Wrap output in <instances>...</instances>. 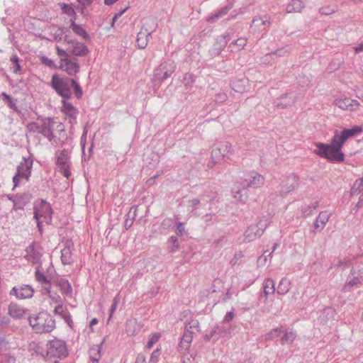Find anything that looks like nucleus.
Listing matches in <instances>:
<instances>
[{"mask_svg":"<svg viewBox=\"0 0 363 363\" xmlns=\"http://www.w3.org/2000/svg\"><path fill=\"white\" fill-rule=\"evenodd\" d=\"M350 264V262L348 259H343L339 260L336 264H334L335 267H340L342 269L348 267Z\"/></svg>","mask_w":363,"mask_h":363,"instance_id":"nucleus-63","label":"nucleus"},{"mask_svg":"<svg viewBox=\"0 0 363 363\" xmlns=\"http://www.w3.org/2000/svg\"><path fill=\"white\" fill-rule=\"evenodd\" d=\"M33 210V218L35 220L44 218L47 223H50L51 222L52 210L50 204L45 200L43 199L37 200L34 203Z\"/></svg>","mask_w":363,"mask_h":363,"instance_id":"nucleus-7","label":"nucleus"},{"mask_svg":"<svg viewBox=\"0 0 363 363\" xmlns=\"http://www.w3.org/2000/svg\"><path fill=\"white\" fill-rule=\"evenodd\" d=\"M295 99L289 97V94H284L274 101V106L278 108H286L295 103Z\"/></svg>","mask_w":363,"mask_h":363,"instance_id":"nucleus-24","label":"nucleus"},{"mask_svg":"<svg viewBox=\"0 0 363 363\" xmlns=\"http://www.w3.org/2000/svg\"><path fill=\"white\" fill-rule=\"evenodd\" d=\"M59 69L66 72L69 76H75L79 72V65L69 59H62L60 62Z\"/></svg>","mask_w":363,"mask_h":363,"instance_id":"nucleus-16","label":"nucleus"},{"mask_svg":"<svg viewBox=\"0 0 363 363\" xmlns=\"http://www.w3.org/2000/svg\"><path fill=\"white\" fill-rule=\"evenodd\" d=\"M25 251L26 255L24 258L27 261L33 264L39 263L43 254L41 252V248L38 244L34 242H32L26 248Z\"/></svg>","mask_w":363,"mask_h":363,"instance_id":"nucleus-13","label":"nucleus"},{"mask_svg":"<svg viewBox=\"0 0 363 363\" xmlns=\"http://www.w3.org/2000/svg\"><path fill=\"white\" fill-rule=\"evenodd\" d=\"M46 350V358L63 359L67 357L68 351L65 341L60 339H53L48 342Z\"/></svg>","mask_w":363,"mask_h":363,"instance_id":"nucleus-6","label":"nucleus"},{"mask_svg":"<svg viewBox=\"0 0 363 363\" xmlns=\"http://www.w3.org/2000/svg\"><path fill=\"white\" fill-rule=\"evenodd\" d=\"M71 79L69 77H60L57 74L52 76L50 85L62 100H69L72 97Z\"/></svg>","mask_w":363,"mask_h":363,"instance_id":"nucleus-5","label":"nucleus"},{"mask_svg":"<svg viewBox=\"0 0 363 363\" xmlns=\"http://www.w3.org/2000/svg\"><path fill=\"white\" fill-rule=\"evenodd\" d=\"M166 244L169 252L172 254L175 253L179 249L180 242L177 235H172Z\"/></svg>","mask_w":363,"mask_h":363,"instance_id":"nucleus-31","label":"nucleus"},{"mask_svg":"<svg viewBox=\"0 0 363 363\" xmlns=\"http://www.w3.org/2000/svg\"><path fill=\"white\" fill-rule=\"evenodd\" d=\"M126 333L129 335H134L137 330V322L135 320H129L126 322Z\"/></svg>","mask_w":363,"mask_h":363,"instance_id":"nucleus-49","label":"nucleus"},{"mask_svg":"<svg viewBox=\"0 0 363 363\" xmlns=\"http://www.w3.org/2000/svg\"><path fill=\"white\" fill-rule=\"evenodd\" d=\"M217 197V193L210 188L204 190L203 193L200 195V199L201 200L202 205L205 206L208 203H211L214 201Z\"/></svg>","mask_w":363,"mask_h":363,"instance_id":"nucleus-29","label":"nucleus"},{"mask_svg":"<svg viewBox=\"0 0 363 363\" xmlns=\"http://www.w3.org/2000/svg\"><path fill=\"white\" fill-rule=\"evenodd\" d=\"M296 337V334L294 331H286L280 340V343L282 345L292 344Z\"/></svg>","mask_w":363,"mask_h":363,"instance_id":"nucleus-40","label":"nucleus"},{"mask_svg":"<svg viewBox=\"0 0 363 363\" xmlns=\"http://www.w3.org/2000/svg\"><path fill=\"white\" fill-rule=\"evenodd\" d=\"M34 289L30 285L23 284L14 286L10 291V295H14L18 298H29L33 296Z\"/></svg>","mask_w":363,"mask_h":363,"instance_id":"nucleus-15","label":"nucleus"},{"mask_svg":"<svg viewBox=\"0 0 363 363\" xmlns=\"http://www.w3.org/2000/svg\"><path fill=\"white\" fill-rule=\"evenodd\" d=\"M245 80L244 79L235 80L231 82V87L235 91L242 93L245 89Z\"/></svg>","mask_w":363,"mask_h":363,"instance_id":"nucleus-43","label":"nucleus"},{"mask_svg":"<svg viewBox=\"0 0 363 363\" xmlns=\"http://www.w3.org/2000/svg\"><path fill=\"white\" fill-rule=\"evenodd\" d=\"M30 325L36 333H50L55 328V320L50 314L43 311L28 319Z\"/></svg>","mask_w":363,"mask_h":363,"instance_id":"nucleus-3","label":"nucleus"},{"mask_svg":"<svg viewBox=\"0 0 363 363\" xmlns=\"http://www.w3.org/2000/svg\"><path fill=\"white\" fill-rule=\"evenodd\" d=\"M269 222L268 218L261 219L257 224L251 225L245 232V240L251 242L260 237Z\"/></svg>","mask_w":363,"mask_h":363,"instance_id":"nucleus-10","label":"nucleus"},{"mask_svg":"<svg viewBox=\"0 0 363 363\" xmlns=\"http://www.w3.org/2000/svg\"><path fill=\"white\" fill-rule=\"evenodd\" d=\"M337 11L336 6H323L319 9V13L323 15H330L331 13H335Z\"/></svg>","mask_w":363,"mask_h":363,"instance_id":"nucleus-55","label":"nucleus"},{"mask_svg":"<svg viewBox=\"0 0 363 363\" xmlns=\"http://www.w3.org/2000/svg\"><path fill=\"white\" fill-rule=\"evenodd\" d=\"M270 25L271 20L269 16H255L250 25V31L253 33H259L267 30Z\"/></svg>","mask_w":363,"mask_h":363,"instance_id":"nucleus-11","label":"nucleus"},{"mask_svg":"<svg viewBox=\"0 0 363 363\" xmlns=\"http://www.w3.org/2000/svg\"><path fill=\"white\" fill-rule=\"evenodd\" d=\"M73 88L74 94L77 99H80L82 96L83 91L79 84L74 79L72 78L70 82V87Z\"/></svg>","mask_w":363,"mask_h":363,"instance_id":"nucleus-48","label":"nucleus"},{"mask_svg":"<svg viewBox=\"0 0 363 363\" xmlns=\"http://www.w3.org/2000/svg\"><path fill=\"white\" fill-rule=\"evenodd\" d=\"M73 246L71 240H67L65 247L61 250V262L64 265H70L74 262L71 247Z\"/></svg>","mask_w":363,"mask_h":363,"instance_id":"nucleus-22","label":"nucleus"},{"mask_svg":"<svg viewBox=\"0 0 363 363\" xmlns=\"http://www.w3.org/2000/svg\"><path fill=\"white\" fill-rule=\"evenodd\" d=\"M40 62L43 65H46L52 69H59V66H57L53 60L49 59L45 56H42L40 57Z\"/></svg>","mask_w":363,"mask_h":363,"instance_id":"nucleus-54","label":"nucleus"},{"mask_svg":"<svg viewBox=\"0 0 363 363\" xmlns=\"http://www.w3.org/2000/svg\"><path fill=\"white\" fill-rule=\"evenodd\" d=\"M54 284L58 286L62 294L68 296H72V288L69 281L64 278L57 279Z\"/></svg>","mask_w":363,"mask_h":363,"instance_id":"nucleus-23","label":"nucleus"},{"mask_svg":"<svg viewBox=\"0 0 363 363\" xmlns=\"http://www.w3.org/2000/svg\"><path fill=\"white\" fill-rule=\"evenodd\" d=\"M330 217V213L327 211H321L313 223L312 233H316L322 230L325 228Z\"/></svg>","mask_w":363,"mask_h":363,"instance_id":"nucleus-20","label":"nucleus"},{"mask_svg":"<svg viewBox=\"0 0 363 363\" xmlns=\"http://www.w3.org/2000/svg\"><path fill=\"white\" fill-rule=\"evenodd\" d=\"M87 47L82 43L74 41L72 42L71 52L78 57H84L89 53Z\"/></svg>","mask_w":363,"mask_h":363,"instance_id":"nucleus-28","label":"nucleus"},{"mask_svg":"<svg viewBox=\"0 0 363 363\" xmlns=\"http://www.w3.org/2000/svg\"><path fill=\"white\" fill-rule=\"evenodd\" d=\"M226 41H218L209 50V55L212 57L218 56L225 48Z\"/></svg>","mask_w":363,"mask_h":363,"instance_id":"nucleus-34","label":"nucleus"},{"mask_svg":"<svg viewBox=\"0 0 363 363\" xmlns=\"http://www.w3.org/2000/svg\"><path fill=\"white\" fill-rule=\"evenodd\" d=\"M318 201H315L303 208V213L306 217L310 216L313 213V211L318 207Z\"/></svg>","mask_w":363,"mask_h":363,"instance_id":"nucleus-51","label":"nucleus"},{"mask_svg":"<svg viewBox=\"0 0 363 363\" xmlns=\"http://www.w3.org/2000/svg\"><path fill=\"white\" fill-rule=\"evenodd\" d=\"M20 58L18 57L16 54H13L10 57V62L11 63L12 67L11 69H13V73H18L21 70V67L20 65Z\"/></svg>","mask_w":363,"mask_h":363,"instance_id":"nucleus-42","label":"nucleus"},{"mask_svg":"<svg viewBox=\"0 0 363 363\" xmlns=\"http://www.w3.org/2000/svg\"><path fill=\"white\" fill-rule=\"evenodd\" d=\"M199 328V323L197 320H191L185 325V330L196 329Z\"/></svg>","mask_w":363,"mask_h":363,"instance_id":"nucleus-61","label":"nucleus"},{"mask_svg":"<svg viewBox=\"0 0 363 363\" xmlns=\"http://www.w3.org/2000/svg\"><path fill=\"white\" fill-rule=\"evenodd\" d=\"M77 1L79 4L77 6V9H78L82 15H86L87 7L92 4L94 0H77Z\"/></svg>","mask_w":363,"mask_h":363,"instance_id":"nucleus-44","label":"nucleus"},{"mask_svg":"<svg viewBox=\"0 0 363 363\" xmlns=\"http://www.w3.org/2000/svg\"><path fill=\"white\" fill-rule=\"evenodd\" d=\"M231 9L232 6L230 5L225 6L215 13L209 16L207 18V21L210 23H215L218 21V19L226 15Z\"/></svg>","mask_w":363,"mask_h":363,"instance_id":"nucleus-30","label":"nucleus"},{"mask_svg":"<svg viewBox=\"0 0 363 363\" xmlns=\"http://www.w3.org/2000/svg\"><path fill=\"white\" fill-rule=\"evenodd\" d=\"M247 39L245 38H240L237 39L236 40H234L228 45V49H230L231 52L235 51L234 46H238V50H240L244 48V47L247 44Z\"/></svg>","mask_w":363,"mask_h":363,"instance_id":"nucleus-41","label":"nucleus"},{"mask_svg":"<svg viewBox=\"0 0 363 363\" xmlns=\"http://www.w3.org/2000/svg\"><path fill=\"white\" fill-rule=\"evenodd\" d=\"M362 190L363 189L360 187L359 183H357V182L355 181L351 188L350 194L351 195H355L359 194Z\"/></svg>","mask_w":363,"mask_h":363,"instance_id":"nucleus-64","label":"nucleus"},{"mask_svg":"<svg viewBox=\"0 0 363 363\" xmlns=\"http://www.w3.org/2000/svg\"><path fill=\"white\" fill-rule=\"evenodd\" d=\"M70 28L74 33L82 36L84 40H88L89 38V35L86 31L82 27V26L77 24L75 21H71Z\"/></svg>","mask_w":363,"mask_h":363,"instance_id":"nucleus-37","label":"nucleus"},{"mask_svg":"<svg viewBox=\"0 0 363 363\" xmlns=\"http://www.w3.org/2000/svg\"><path fill=\"white\" fill-rule=\"evenodd\" d=\"M62 112H63L68 118L71 124L76 123V119L78 115V110L67 100H62Z\"/></svg>","mask_w":363,"mask_h":363,"instance_id":"nucleus-17","label":"nucleus"},{"mask_svg":"<svg viewBox=\"0 0 363 363\" xmlns=\"http://www.w3.org/2000/svg\"><path fill=\"white\" fill-rule=\"evenodd\" d=\"M161 352L160 349L155 350L151 355L149 360V363H157L159 360Z\"/></svg>","mask_w":363,"mask_h":363,"instance_id":"nucleus-59","label":"nucleus"},{"mask_svg":"<svg viewBox=\"0 0 363 363\" xmlns=\"http://www.w3.org/2000/svg\"><path fill=\"white\" fill-rule=\"evenodd\" d=\"M291 288V281L287 278H282L279 281L277 291L280 295L286 294Z\"/></svg>","mask_w":363,"mask_h":363,"instance_id":"nucleus-35","label":"nucleus"},{"mask_svg":"<svg viewBox=\"0 0 363 363\" xmlns=\"http://www.w3.org/2000/svg\"><path fill=\"white\" fill-rule=\"evenodd\" d=\"M283 333L281 328H277L272 329L270 332L266 334V340H272L277 337H279Z\"/></svg>","mask_w":363,"mask_h":363,"instance_id":"nucleus-53","label":"nucleus"},{"mask_svg":"<svg viewBox=\"0 0 363 363\" xmlns=\"http://www.w3.org/2000/svg\"><path fill=\"white\" fill-rule=\"evenodd\" d=\"M33 161L30 158L23 157V161L18 166L16 173L13 177V190L18 186L21 178H25L28 181L31 174V168Z\"/></svg>","mask_w":363,"mask_h":363,"instance_id":"nucleus-8","label":"nucleus"},{"mask_svg":"<svg viewBox=\"0 0 363 363\" xmlns=\"http://www.w3.org/2000/svg\"><path fill=\"white\" fill-rule=\"evenodd\" d=\"M35 279L38 282H39L40 284H44L47 282H50V281L48 279L47 276L44 274V272H40L39 269V267L36 268L35 272Z\"/></svg>","mask_w":363,"mask_h":363,"instance_id":"nucleus-50","label":"nucleus"},{"mask_svg":"<svg viewBox=\"0 0 363 363\" xmlns=\"http://www.w3.org/2000/svg\"><path fill=\"white\" fill-rule=\"evenodd\" d=\"M267 252L268 250L264 251V252L258 257L257 261L258 267H264L266 264L267 257H269L268 255H266ZM269 257H272V256Z\"/></svg>","mask_w":363,"mask_h":363,"instance_id":"nucleus-58","label":"nucleus"},{"mask_svg":"<svg viewBox=\"0 0 363 363\" xmlns=\"http://www.w3.org/2000/svg\"><path fill=\"white\" fill-rule=\"evenodd\" d=\"M32 199V194L27 191L21 194H17L14 201L13 209L15 211L23 210Z\"/></svg>","mask_w":363,"mask_h":363,"instance_id":"nucleus-21","label":"nucleus"},{"mask_svg":"<svg viewBox=\"0 0 363 363\" xmlns=\"http://www.w3.org/2000/svg\"><path fill=\"white\" fill-rule=\"evenodd\" d=\"M9 313L14 318H20L23 315V309L16 303H11L9 306Z\"/></svg>","mask_w":363,"mask_h":363,"instance_id":"nucleus-33","label":"nucleus"},{"mask_svg":"<svg viewBox=\"0 0 363 363\" xmlns=\"http://www.w3.org/2000/svg\"><path fill=\"white\" fill-rule=\"evenodd\" d=\"M151 32L142 29L137 35L136 42L139 49H145L148 43Z\"/></svg>","mask_w":363,"mask_h":363,"instance_id":"nucleus-27","label":"nucleus"},{"mask_svg":"<svg viewBox=\"0 0 363 363\" xmlns=\"http://www.w3.org/2000/svg\"><path fill=\"white\" fill-rule=\"evenodd\" d=\"M263 184V177L257 172H252L241 183L242 188L235 192L234 198L242 203H245L247 200V196L245 193L243 194V191H245V189L249 187L259 188Z\"/></svg>","mask_w":363,"mask_h":363,"instance_id":"nucleus-4","label":"nucleus"},{"mask_svg":"<svg viewBox=\"0 0 363 363\" xmlns=\"http://www.w3.org/2000/svg\"><path fill=\"white\" fill-rule=\"evenodd\" d=\"M175 223V220H174L172 218H164L162 223H161V226L164 228V229H169L171 228L174 223Z\"/></svg>","mask_w":363,"mask_h":363,"instance_id":"nucleus-57","label":"nucleus"},{"mask_svg":"<svg viewBox=\"0 0 363 363\" xmlns=\"http://www.w3.org/2000/svg\"><path fill=\"white\" fill-rule=\"evenodd\" d=\"M193 339V332L189 329L184 330V334L181 338L179 344L180 351H186L190 347L191 342Z\"/></svg>","mask_w":363,"mask_h":363,"instance_id":"nucleus-25","label":"nucleus"},{"mask_svg":"<svg viewBox=\"0 0 363 363\" xmlns=\"http://www.w3.org/2000/svg\"><path fill=\"white\" fill-rule=\"evenodd\" d=\"M298 184L297 176L291 174L281 183V189L279 191L280 195L282 197L286 196L289 192L295 189L298 186Z\"/></svg>","mask_w":363,"mask_h":363,"instance_id":"nucleus-14","label":"nucleus"},{"mask_svg":"<svg viewBox=\"0 0 363 363\" xmlns=\"http://www.w3.org/2000/svg\"><path fill=\"white\" fill-rule=\"evenodd\" d=\"M176 66L174 62L172 60H167L156 68L154 71L153 79L155 82H158L161 83L175 71Z\"/></svg>","mask_w":363,"mask_h":363,"instance_id":"nucleus-9","label":"nucleus"},{"mask_svg":"<svg viewBox=\"0 0 363 363\" xmlns=\"http://www.w3.org/2000/svg\"><path fill=\"white\" fill-rule=\"evenodd\" d=\"M189 206L191 208V212L194 214H197L199 208L201 206H203L200 198L192 199L191 200L189 201Z\"/></svg>","mask_w":363,"mask_h":363,"instance_id":"nucleus-47","label":"nucleus"},{"mask_svg":"<svg viewBox=\"0 0 363 363\" xmlns=\"http://www.w3.org/2000/svg\"><path fill=\"white\" fill-rule=\"evenodd\" d=\"M230 244L226 235H223L219 238L216 239L213 242V246L215 248L220 249Z\"/></svg>","mask_w":363,"mask_h":363,"instance_id":"nucleus-45","label":"nucleus"},{"mask_svg":"<svg viewBox=\"0 0 363 363\" xmlns=\"http://www.w3.org/2000/svg\"><path fill=\"white\" fill-rule=\"evenodd\" d=\"M334 103L340 108L348 111H355L359 106V103L357 100L347 97L336 99Z\"/></svg>","mask_w":363,"mask_h":363,"instance_id":"nucleus-19","label":"nucleus"},{"mask_svg":"<svg viewBox=\"0 0 363 363\" xmlns=\"http://www.w3.org/2000/svg\"><path fill=\"white\" fill-rule=\"evenodd\" d=\"M67 311H68L67 308H64L62 303L58 304L57 306H55V310H54L55 314L58 315L62 318L66 315Z\"/></svg>","mask_w":363,"mask_h":363,"instance_id":"nucleus-56","label":"nucleus"},{"mask_svg":"<svg viewBox=\"0 0 363 363\" xmlns=\"http://www.w3.org/2000/svg\"><path fill=\"white\" fill-rule=\"evenodd\" d=\"M360 281L358 277H354L351 279H348L342 288V291L345 292L351 291L354 288H358L359 286Z\"/></svg>","mask_w":363,"mask_h":363,"instance_id":"nucleus-38","label":"nucleus"},{"mask_svg":"<svg viewBox=\"0 0 363 363\" xmlns=\"http://www.w3.org/2000/svg\"><path fill=\"white\" fill-rule=\"evenodd\" d=\"M55 125V122L52 118H40V128L38 133L52 143L57 145L61 143H63L64 140H62L61 138H67L65 126L62 123H58L56 126Z\"/></svg>","mask_w":363,"mask_h":363,"instance_id":"nucleus-2","label":"nucleus"},{"mask_svg":"<svg viewBox=\"0 0 363 363\" xmlns=\"http://www.w3.org/2000/svg\"><path fill=\"white\" fill-rule=\"evenodd\" d=\"M48 297L51 299L52 302L62 304V300L60 295H58L56 292H52Z\"/></svg>","mask_w":363,"mask_h":363,"instance_id":"nucleus-62","label":"nucleus"},{"mask_svg":"<svg viewBox=\"0 0 363 363\" xmlns=\"http://www.w3.org/2000/svg\"><path fill=\"white\" fill-rule=\"evenodd\" d=\"M304 7L303 3L301 0H292L286 8L287 13L300 12Z\"/></svg>","mask_w":363,"mask_h":363,"instance_id":"nucleus-32","label":"nucleus"},{"mask_svg":"<svg viewBox=\"0 0 363 363\" xmlns=\"http://www.w3.org/2000/svg\"><path fill=\"white\" fill-rule=\"evenodd\" d=\"M262 289L263 291H260L259 294L258 300L261 301L262 299L264 298V302L265 303L268 299V296L275 292L276 289L274 281L270 278L265 279L262 284Z\"/></svg>","mask_w":363,"mask_h":363,"instance_id":"nucleus-18","label":"nucleus"},{"mask_svg":"<svg viewBox=\"0 0 363 363\" xmlns=\"http://www.w3.org/2000/svg\"><path fill=\"white\" fill-rule=\"evenodd\" d=\"M102 342L97 345L96 347L91 348L89 350L90 359L92 363H99L101 358V350Z\"/></svg>","mask_w":363,"mask_h":363,"instance_id":"nucleus-36","label":"nucleus"},{"mask_svg":"<svg viewBox=\"0 0 363 363\" xmlns=\"http://www.w3.org/2000/svg\"><path fill=\"white\" fill-rule=\"evenodd\" d=\"M175 224L177 225V229H176V235L177 236V238L179 236H183L184 235H186L187 234V232L185 229V227H184V225L185 223H183V222H181L179 220V217L177 216H175Z\"/></svg>","mask_w":363,"mask_h":363,"instance_id":"nucleus-46","label":"nucleus"},{"mask_svg":"<svg viewBox=\"0 0 363 363\" xmlns=\"http://www.w3.org/2000/svg\"><path fill=\"white\" fill-rule=\"evenodd\" d=\"M69 149H63L57 153V165L61 167H69Z\"/></svg>","mask_w":363,"mask_h":363,"instance_id":"nucleus-26","label":"nucleus"},{"mask_svg":"<svg viewBox=\"0 0 363 363\" xmlns=\"http://www.w3.org/2000/svg\"><path fill=\"white\" fill-rule=\"evenodd\" d=\"M27 128L30 132L38 133L40 128V119L38 118L37 121L29 123Z\"/></svg>","mask_w":363,"mask_h":363,"instance_id":"nucleus-52","label":"nucleus"},{"mask_svg":"<svg viewBox=\"0 0 363 363\" xmlns=\"http://www.w3.org/2000/svg\"><path fill=\"white\" fill-rule=\"evenodd\" d=\"M61 9L63 13L71 17L70 21H75L77 19V13L74 11V8L71 4H62L61 5Z\"/></svg>","mask_w":363,"mask_h":363,"instance_id":"nucleus-39","label":"nucleus"},{"mask_svg":"<svg viewBox=\"0 0 363 363\" xmlns=\"http://www.w3.org/2000/svg\"><path fill=\"white\" fill-rule=\"evenodd\" d=\"M233 153V147L228 142H220L216 143L211 152L213 160L218 159L220 157H229Z\"/></svg>","mask_w":363,"mask_h":363,"instance_id":"nucleus-12","label":"nucleus"},{"mask_svg":"<svg viewBox=\"0 0 363 363\" xmlns=\"http://www.w3.org/2000/svg\"><path fill=\"white\" fill-rule=\"evenodd\" d=\"M41 292L43 295L49 296L52 291H51V282H47L44 284H41Z\"/></svg>","mask_w":363,"mask_h":363,"instance_id":"nucleus-60","label":"nucleus"},{"mask_svg":"<svg viewBox=\"0 0 363 363\" xmlns=\"http://www.w3.org/2000/svg\"><path fill=\"white\" fill-rule=\"evenodd\" d=\"M363 131L362 126H354L352 128H345L341 131L336 130L330 144L316 143L318 148L313 152L319 157L332 162H342L345 161V154L342 152L344 143L350 138Z\"/></svg>","mask_w":363,"mask_h":363,"instance_id":"nucleus-1","label":"nucleus"}]
</instances>
